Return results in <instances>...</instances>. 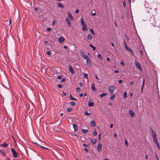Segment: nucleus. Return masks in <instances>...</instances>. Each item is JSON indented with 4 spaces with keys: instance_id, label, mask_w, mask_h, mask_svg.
<instances>
[{
    "instance_id": "f257e3e1",
    "label": "nucleus",
    "mask_w": 160,
    "mask_h": 160,
    "mask_svg": "<svg viewBox=\"0 0 160 160\" xmlns=\"http://www.w3.org/2000/svg\"><path fill=\"white\" fill-rule=\"evenodd\" d=\"M115 88V87L114 86H110L108 88L109 92L111 94H113V92L114 91Z\"/></svg>"
},
{
    "instance_id": "f03ea898",
    "label": "nucleus",
    "mask_w": 160,
    "mask_h": 160,
    "mask_svg": "<svg viewBox=\"0 0 160 160\" xmlns=\"http://www.w3.org/2000/svg\"><path fill=\"white\" fill-rule=\"evenodd\" d=\"M11 151L14 158H16L18 157V154L13 148H11Z\"/></svg>"
},
{
    "instance_id": "7ed1b4c3",
    "label": "nucleus",
    "mask_w": 160,
    "mask_h": 160,
    "mask_svg": "<svg viewBox=\"0 0 160 160\" xmlns=\"http://www.w3.org/2000/svg\"><path fill=\"white\" fill-rule=\"evenodd\" d=\"M135 65L138 67V68L140 70H141V66L140 64L138 63V62L136 61H135Z\"/></svg>"
},
{
    "instance_id": "20e7f679",
    "label": "nucleus",
    "mask_w": 160,
    "mask_h": 160,
    "mask_svg": "<svg viewBox=\"0 0 160 160\" xmlns=\"http://www.w3.org/2000/svg\"><path fill=\"white\" fill-rule=\"evenodd\" d=\"M67 14L69 18H70V20L71 21H73L74 20V18L72 16L70 12H67Z\"/></svg>"
},
{
    "instance_id": "39448f33",
    "label": "nucleus",
    "mask_w": 160,
    "mask_h": 160,
    "mask_svg": "<svg viewBox=\"0 0 160 160\" xmlns=\"http://www.w3.org/2000/svg\"><path fill=\"white\" fill-rule=\"evenodd\" d=\"M80 53L82 55V56L83 57V58H84L85 59H86V58H88V57L87 56V55L85 54V53L84 52L82 51H80Z\"/></svg>"
},
{
    "instance_id": "423d86ee",
    "label": "nucleus",
    "mask_w": 160,
    "mask_h": 160,
    "mask_svg": "<svg viewBox=\"0 0 160 160\" xmlns=\"http://www.w3.org/2000/svg\"><path fill=\"white\" fill-rule=\"evenodd\" d=\"M66 21L67 22V24L69 27H71V24L68 18H67L66 19Z\"/></svg>"
},
{
    "instance_id": "0eeeda50",
    "label": "nucleus",
    "mask_w": 160,
    "mask_h": 160,
    "mask_svg": "<svg viewBox=\"0 0 160 160\" xmlns=\"http://www.w3.org/2000/svg\"><path fill=\"white\" fill-rule=\"evenodd\" d=\"M102 145L101 143H99L97 147V149L98 152H100L102 149Z\"/></svg>"
},
{
    "instance_id": "6e6552de",
    "label": "nucleus",
    "mask_w": 160,
    "mask_h": 160,
    "mask_svg": "<svg viewBox=\"0 0 160 160\" xmlns=\"http://www.w3.org/2000/svg\"><path fill=\"white\" fill-rule=\"evenodd\" d=\"M65 40V39L64 37H60L58 38V41L60 43L64 42Z\"/></svg>"
},
{
    "instance_id": "1a4fd4ad",
    "label": "nucleus",
    "mask_w": 160,
    "mask_h": 160,
    "mask_svg": "<svg viewBox=\"0 0 160 160\" xmlns=\"http://www.w3.org/2000/svg\"><path fill=\"white\" fill-rule=\"evenodd\" d=\"M149 129H150V131L151 132L152 134V137L154 136V135L155 134V135H156V133L154 131L153 129H152V128H151V127L150 128H149Z\"/></svg>"
},
{
    "instance_id": "9d476101",
    "label": "nucleus",
    "mask_w": 160,
    "mask_h": 160,
    "mask_svg": "<svg viewBox=\"0 0 160 160\" xmlns=\"http://www.w3.org/2000/svg\"><path fill=\"white\" fill-rule=\"evenodd\" d=\"M91 125L93 127H95L96 126L95 122L94 120H92L91 122Z\"/></svg>"
},
{
    "instance_id": "9b49d317",
    "label": "nucleus",
    "mask_w": 160,
    "mask_h": 160,
    "mask_svg": "<svg viewBox=\"0 0 160 160\" xmlns=\"http://www.w3.org/2000/svg\"><path fill=\"white\" fill-rule=\"evenodd\" d=\"M153 140L154 141V142H155V143H158V140L157 139L156 137V135H155V134L154 135V136L153 137Z\"/></svg>"
},
{
    "instance_id": "f8f14e48",
    "label": "nucleus",
    "mask_w": 160,
    "mask_h": 160,
    "mask_svg": "<svg viewBox=\"0 0 160 160\" xmlns=\"http://www.w3.org/2000/svg\"><path fill=\"white\" fill-rule=\"evenodd\" d=\"M129 114L132 117H133L135 116V113L133 112L132 111H130L129 112Z\"/></svg>"
},
{
    "instance_id": "ddd939ff",
    "label": "nucleus",
    "mask_w": 160,
    "mask_h": 160,
    "mask_svg": "<svg viewBox=\"0 0 160 160\" xmlns=\"http://www.w3.org/2000/svg\"><path fill=\"white\" fill-rule=\"evenodd\" d=\"M69 71L72 73L73 74L74 73V72L73 71V69L72 66H69Z\"/></svg>"
},
{
    "instance_id": "4468645a",
    "label": "nucleus",
    "mask_w": 160,
    "mask_h": 160,
    "mask_svg": "<svg viewBox=\"0 0 160 160\" xmlns=\"http://www.w3.org/2000/svg\"><path fill=\"white\" fill-rule=\"evenodd\" d=\"M87 60V64L88 66H89V65H90L91 64V62L90 59L88 57V58H86L85 59Z\"/></svg>"
},
{
    "instance_id": "2eb2a0df",
    "label": "nucleus",
    "mask_w": 160,
    "mask_h": 160,
    "mask_svg": "<svg viewBox=\"0 0 160 160\" xmlns=\"http://www.w3.org/2000/svg\"><path fill=\"white\" fill-rule=\"evenodd\" d=\"M91 88L94 91H95L96 90V89L95 88V84L94 83H92L91 85Z\"/></svg>"
},
{
    "instance_id": "dca6fc26",
    "label": "nucleus",
    "mask_w": 160,
    "mask_h": 160,
    "mask_svg": "<svg viewBox=\"0 0 160 160\" xmlns=\"http://www.w3.org/2000/svg\"><path fill=\"white\" fill-rule=\"evenodd\" d=\"M73 127L74 128V130L75 131H76L77 130V126L76 124L73 123Z\"/></svg>"
},
{
    "instance_id": "f3484780",
    "label": "nucleus",
    "mask_w": 160,
    "mask_h": 160,
    "mask_svg": "<svg viewBox=\"0 0 160 160\" xmlns=\"http://www.w3.org/2000/svg\"><path fill=\"white\" fill-rule=\"evenodd\" d=\"M88 105L90 107H93L94 105V103L93 102H90L88 103Z\"/></svg>"
},
{
    "instance_id": "a211bd4d",
    "label": "nucleus",
    "mask_w": 160,
    "mask_h": 160,
    "mask_svg": "<svg viewBox=\"0 0 160 160\" xmlns=\"http://www.w3.org/2000/svg\"><path fill=\"white\" fill-rule=\"evenodd\" d=\"M58 6L60 8H64L63 5L61 3H58Z\"/></svg>"
},
{
    "instance_id": "6ab92c4d",
    "label": "nucleus",
    "mask_w": 160,
    "mask_h": 160,
    "mask_svg": "<svg viewBox=\"0 0 160 160\" xmlns=\"http://www.w3.org/2000/svg\"><path fill=\"white\" fill-rule=\"evenodd\" d=\"M125 48L128 51L132 52V49L128 46H125Z\"/></svg>"
},
{
    "instance_id": "aec40b11",
    "label": "nucleus",
    "mask_w": 160,
    "mask_h": 160,
    "mask_svg": "<svg viewBox=\"0 0 160 160\" xmlns=\"http://www.w3.org/2000/svg\"><path fill=\"white\" fill-rule=\"evenodd\" d=\"M87 38L89 40H91L92 39V36L91 34H89L88 35Z\"/></svg>"
},
{
    "instance_id": "412c9836",
    "label": "nucleus",
    "mask_w": 160,
    "mask_h": 160,
    "mask_svg": "<svg viewBox=\"0 0 160 160\" xmlns=\"http://www.w3.org/2000/svg\"><path fill=\"white\" fill-rule=\"evenodd\" d=\"M83 26V28H82V30L83 31H86L87 29V26H86V25H82Z\"/></svg>"
},
{
    "instance_id": "4be33fe9",
    "label": "nucleus",
    "mask_w": 160,
    "mask_h": 160,
    "mask_svg": "<svg viewBox=\"0 0 160 160\" xmlns=\"http://www.w3.org/2000/svg\"><path fill=\"white\" fill-rule=\"evenodd\" d=\"M91 141L92 143L95 144L96 142V140L94 139H91Z\"/></svg>"
},
{
    "instance_id": "5701e85b",
    "label": "nucleus",
    "mask_w": 160,
    "mask_h": 160,
    "mask_svg": "<svg viewBox=\"0 0 160 160\" xmlns=\"http://www.w3.org/2000/svg\"><path fill=\"white\" fill-rule=\"evenodd\" d=\"M0 152L4 156H6V153L3 150H0Z\"/></svg>"
},
{
    "instance_id": "b1692460",
    "label": "nucleus",
    "mask_w": 160,
    "mask_h": 160,
    "mask_svg": "<svg viewBox=\"0 0 160 160\" xmlns=\"http://www.w3.org/2000/svg\"><path fill=\"white\" fill-rule=\"evenodd\" d=\"M8 144L6 143H4L3 144H2L0 145V146H3L5 148L8 146Z\"/></svg>"
},
{
    "instance_id": "393cba45",
    "label": "nucleus",
    "mask_w": 160,
    "mask_h": 160,
    "mask_svg": "<svg viewBox=\"0 0 160 160\" xmlns=\"http://www.w3.org/2000/svg\"><path fill=\"white\" fill-rule=\"evenodd\" d=\"M144 83H145V80L144 79L143 80V83H142V88H141V92H142V91L143 88V87H144Z\"/></svg>"
},
{
    "instance_id": "a878e982",
    "label": "nucleus",
    "mask_w": 160,
    "mask_h": 160,
    "mask_svg": "<svg viewBox=\"0 0 160 160\" xmlns=\"http://www.w3.org/2000/svg\"><path fill=\"white\" fill-rule=\"evenodd\" d=\"M89 46L92 48L93 50V51H95V50L96 49L95 47H94V46H93L92 44H90V45H89Z\"/></svg>"
},
{
    "instance_id": "bb28decb",
    "label": "nucleus",
    "mask_w": 160,
    "mask_h": 160,
    "mask_svg": "<svg viewBox=\"0 0 160 160\" xmlns=\"http://www.w3.org/2000/svg\"><path fill=\"white\" fill-rule=\"evenodd\" d=\"M123 97L124 98H127V93L126 92H124Z\"/></svg>"
},
{
    "instance_id": "cd10ccee",
    "label": "nucleus",
    "mask_w": 160,
    "mask_h": 160,
    "mask_svg": "<svg viewBox=\"0 0 160 160\" xmlns=\"http://www.w3.org/2000/svg\"><path fill=\"white\" fill-rule=\"evenodd\" d=\"M84 22L83 20V19L82 18H81V24L82 25H85L84 24Z\"/></svg>"
},
{
    "instance_id": "c85d7f7f",
    "label": "nucleus",
    "mask_w": 160,
    "mask_h": 160,
    "mask_svg": "<svg viewBox=\"0 0 160 160\" xmlns=\"http://www.w3.org/2000/svg\"><path fill=\"white\" fill-rule=\"evenodd\" d=\"M98 58L100 60H102V56L100 54H98Z\"/></svg>"
},
{
    "instance_id": "c756f323",
    "label": "nucleus",
    "mask_w": 160,
    "mask_h": 160,
    "mask_svg": "<svg viewBox=\"0 0 160 160\" xmlns=\"http://www.w3.org/2000/svg\"><path fill=\"white\" fill-rule=\"evenodd\" d=\"M82 132L84 133H86L88 132V130L86 129H82Z\"/></svg>"
},
{
    "instance_id": "7c9ffc66",
    "label": "nucleus",
    "mask_w": 160,
    "mask_h": 160,
    "mask_svg": "<svg viewBox=\"0 0 160 160\" xmlns=\"http://www.w3.org/2000/svg\"><path fill=\"white\" fill-rule=\"evenodd\" d=\"M115 95H112V96L110 98V99L111 100H113L114 99V98H115Z\"/></svg>"
},
{
    "instance_id": "2f4dec72",
    "label": "nucleus",
    "mask_w": 160,
    "mask_h": 160,
    "mask_svg": "<svg viewBox=\"0 0 160 160\" xmlns=\"http://www.w3.org/2000/svg\"><path fill=\"white\" fill-rule=\"evenodd\" d=\"M107 95V94L106 93H103L101 94H100V96L101 97H102L104 96H105L106 95Z\"/></svg>"
},
{
    "instance_id": "473e14b6",
    "label": "nucleus",
    "mask_w": 160,
    "mask_h": 160,
    "mask_svg": "<svg viewBox=\"0 0 160 160\" xmlns=\"http://www.w3.org/2000/svg\"><path fill=\"white\" fill-rule=\"evenodd\" d=\"M84 77L85 78H87V81L88 82V75L87 74L85 73L84 74Z\"/></svg>"
},
{
    "instance_id": "72a5a7b5",
    "label": "nucleus",
    "mask_w": 160,
    "mask_h": 160,
    "mask_svg": "<svg viewBox=\"0 0 160 160\" xmlns=\"http://www.w3.org/2000/svg\"><path fill=\"white\" fill-rule=\"evenodd\" d=\"M156 145L157 146L158 148L160 150V147H159V144L158 143H158H156Z\"/></svg>"
},
{
    "instance_id": "f704fd0d",
    "label": "nucleus",
    "mask_w": 160,
    "mask_h": 160,
    "mask_svg": "<svg viewBox=\"0 0 160 160\" xmlns=\"http://www.w3.org/2000/svg\"><path fill=\"white\" fill-rule=\"evenodd\" d=\"M84 114L86 116L90 115V113H88V112L86 111L85 112Z\"/></svg>"
},
{
    "instance_id": "c9c22d12",
    "label": "nucleus",
    "mask_w": 160,
    "mask_h": 160,
    "mask_svg": "<svg viewBox=\"0 0 160 160\" xmlns=\"http://www.w3.org/2000/svg\"><path fill=\"white\" fill-rule=\"evenodd\" d=\"M70 103H71V105L72 106L75 105L76 104L75 102H71Z\"/></svg>"
},
{
    "instance_id": "e433bc0d",
    "label": "nucleus",
    "mask_w": 160,
    "mask_h": 160,
    "mask_svg": "<svg viewBox=\"0 0 160 160\" xmlns=\"http://www.w3.org/2000/svg\"><path fill=\"white\" fill-rule=\"evenodd\" d=\"M70 98H71V100H76V99L75 98H73L72 97V96L71 94H70Z\"/></svg>"
},
{
    "instance_id": "4c0bfd02",
    "label": "nucleus",
    "mask_w": 160,
    "mask_h": 160,
    "mask_svg": "<svg viewBox=\"0 0 160 160\" xmlns=\"http://www.w3.org/2000/svg\"><path fill=\"white\" fill-rule=\"evenodd\" d=\"M90 32L93 34L94 35H95V34L94 33V32L93 31V30L92 29H90Z\"/></svg>"
},
{
    "instance_id": "58836bf2",
    "label": "nucleus",
    "mask_w": 160,
    "mask_h": 160,
    "mask_svg": "<svg viewBox=\"0 0 160 160\" xmlns=\"http://www.w3.org/2000/svg\"><path fill=\"white\" fill-rule=\"evenodd\" d=\"M72 110V108H67V111L68 112H70Z\"/></svg>"
},
{
    "instance_id": "ea45409f",
    "label": "nucleus",
    "mask_w": 160,
    "mask_h": 160,
    "mask_svg": "<svg viewBox=\"0 0 160 160\" xmlns=\"http://www.w3.org/2000/svg\"><path fill=\"white\" fill-rule=\"evenodd\" d=\"M125 144L127 146H128V142H127V141L126 139H125Z\"/></svg>"
},
{
    "instance_id": "a19ab883",
    "label": "nucleus",
    "mask_w": 160,
    "mask_h": 160,
    "mask_svg": "<svg viewBox=\"0 0 160 160\" xmlns=\"http://www.w3.org/2000/svg\"><path fill=\"white\" fill-rule=\"evenodd\" d=\"M123 6L124 7V8H125L126 7V2H125V1H124L123 2Z\"/></svg>"
},
{
    "instance_id": "79ce46f5",
    "label": "nucleus",
    "mask_w": 160,
    "mask_h": 160,
    "mask_svg": "<svg viewBox=\"0 0 160 160\" xmlns=\"http://www.w3.org/2000/svg\"><path fill=\"white\" fill-rule=\"evenodd\" d=\"M62 78V76L59 75L58 77V79H61Z\"/></svg>"
},
{
    "instance_id": "37998d69",
    "label": "nucleus",
    "mask_w": 160,
    "mask_h": 160,
    "mask_svg": "<svg viewBox=\"0 0 160 160\" xmlns=\"http://www.w3.org/2000/svg\"><path fill=\"white\" fill-rule=\"evenodd\" d=\"M80 90H81V89L80 88H77V91L79 92H80Z\"/></svg>"
},
{
    "instance_id": "c03bdc74",
    "label": "nucleus",
    "mask_w": 160,
    "mask_h": 160,
    "mask_svg": "<svg viewBox=\"0 0 160 160\" xmlns=\"http://www.w3.org/2000/svg\"><path fill=\"white\" fill-rule=\"evenodd\" d=\"M124 45H125V46H127V43H126V42L125 41V40H124Z\"/></svg>"
},
{
    "instance_id": "a18cd8bd",
    "label": "nucleus",
    "mask_w": 160,
    "mask_h": 160,
    "mask_svg": "<svg viewBox=\"0 0 160 160\" xmlns=\"http://www.w3.org/2000/svg\"><path fill=\"white\" fill-rule=\"evenodd\" d=\"M51 30H52V28H48L47 29V30L48 31H50Z\"/></svg>"
},
{
    "instance_id": "49530a36",
    "label": "nucleus",
    "mask_w": 160,
    "mask_h": 160,
    "mask_svg": "<svg viewBox=\"0 0 160 160\" xmlns=\"http://www.w3.org/2000/svg\"><path fill=\"white\" fill-rule=\"evenodd\" d=\"M47 54L48 55H50L51 54V52L50 51H48V52H47Z\"/></svg>"
},
{
    "instance_id": "de8ad7c7",
    "label": "nucleus",
    "mask_w": 160,
    "mask_h": 160,
    "mask_svg": "<svg viewBox=\"0 0 160 160\" xmlns=\"http://www.w3.org/2000/svg\"><path fill=\"white\" fill-rule=\"evenodd\" d=\"M91 14L92 16H95L96 14V13L95 12H94V13H91Z\"/></svg>"
},
{
    "instance_id": "09e8293b",
    "label": "nucleus",
    "mask_w": 160,
    "mask_h": 160,
    "mask_svg": "<svg viewBox=\"0 0 160 160\" xmlns=\"http://www.w3.org/2000/svg\"><path fill=\"white\" fill-rule=\"evenodd\" d=\"M97 132H94L93 133V135L94 136H95L97 135Z\"/></svg>"
},
{
    "instance_id": "8fccbe9b",
    "label": "nucleus",
    "mask_w": 160,
    "mask_h": 160,
    "mask_svg": "<svg viewBox=\"0 0 160 160\" xmlns=\"http://www.w3.org/2000/svg\"><path fill=\"white\" fill-rule=\"evenodd\" d=\"M58 88H62V85H58Z\"/></svg>"
},
{
    "instance_id": "3c124183",
    "label": "nucleus",
    "mask_w": 160,
    "mask_h": 160,
    "mask_svg": "<svg viewBox=\"0 0 160 160\" xmlns=\"http://www.w3.org/2000/svg\"><path fill=\"white\" fill-rule=\"evenodd\" d=\"M122 80H119L118 81V82L119 83H121L122 82Z\"/></svg>"
},
{
    "instance_id": "603ef678",
    "label": "nucleus",
    "mask_w": 160,
    "mask_h": 160,
    "mask_svg": "<svg viewBox=\"0 0 160 160\" xmlns=\"http://www.w3.org/2000/svg\"><path fill=\"white\" fill-rule=\"evenodd\" d=\"M121 65H122L123 66L124 65V62H122V61L121 62Z\"/></svg>"
},
{
    "instance_id": "864d4df0",
    "label": "nucleus",
    "mask_w": 160,
    "mask_h": 160,
    "mask_svg": "<svg viewBox=\"0 0 160 160\" xmlns=\"http://www.w3.org/2000/svg\"><path fill=\"white\" fill-rule=\"evenodd\" d=\"M119 72V71L118 70H115L114 71L115 73H118Z\"/></svg>"
},
{
    "instance_id": "5fc2aeb1",
    "label": "nucleus",
    "mask_w": 160,
    "mask_h": 160,
    "mask_svg": "<svg viewBox=\"0 0 160 160\" xmlns=\"http://www.w3.org/2000/svg\"><path fill=\"white\" fill-rule=\"evenodd\" d=\"M113 126V124L112 123L110 126V128H112Z\"/></svg>"
},
{
    "instance_id": "6e6d98bb",
    "label": "nucleus",
    "mask_w": 160,
    "mask_h": 160,
    "mask_svg": "<svg viewBox=\"0 0 160 160\" xmlns=\"http://www.w3.org/2000/svg\"><path fill=\"white\" fill-rule=\"evenodd\" d=\"M79 12V10H77L75 11V13H78Z\"/></svg>"
},
{
    "instance_id": "4d7b16f0",
    "label": "nucleus",
    "mask_w": 160,
    "mask_h": 160,
    "mask_svg": "<svg viewBox=\"0 0 160 160\" xmlns=\"http://www.w3.org/2000/svg\"><path fill=\"white\" fill-rule=\"evenodd\" d=\"M140 53H141V54L142 55H143L142 51L141 50H140Z\"/></svg>"
},
{
    "instance_id": "13d9d810",
    "label": "nucleus",
    "mask_w": 160,
    "mask_h": 160,
    "mask_svg": "<svg viewBox=\"0 0 160 160\" xmlns=\"http://www.w3.org/2000/svg\"><path fill=\"white\" fill-rule=\"evenodd\" d=\"M41 148H45V149H48V148H46L44 147H43V146H41Z\"/></svg>"
},
{
    "instance_id": "bf43d9fd",
    "label": "nucleus",
    "mask_w": 160,
    "mask_h": 160,
    "mask_svg": "<svg viewBox=\"0 0 160 160\" xmlns=\"http://www.w3.org/2000/svg\"><path fill=\"white\" fill-rule=\"evenodd\" d=\"M101 134L100 133L99 135V136H98V138H99V140L100 139V138H101V137H100Z\"/></svg>"
},
{
    "instance_id": "052dcab7",
    "label": "nucleus",
    "mask_w": 160,
    "mask_h": 160,
    "mask_svg": "<svg viewBox=\"0 0 160 160\" xmlns=\"http://www.w3.org/2000/svg\"><path fill=\"white\" fill-rule=\"evenodd\" d=\"M11 18H10V20H9V24H10L11 23Z\"/></svg>"
},
{
    "instance_id": "680f3d73",
    "label": "nucleus",
    "mask_w": 160,
    "mask_h": 160,
    "mask_svg": "<svg viewBox=\"0 0 160 160\" xmlns=\"http://www.w3.org/2000/svg\"><path fill=\"white\" fill-rule=\"evenodd\" d=\"M79 84L81 86H82L83 85L82 83L81 82L79 83Z\"/></svg>"
},
{
    "instance_id": "e2e57ef3",
    "label": "nucleus",
    "mask_w": 160,
    "mask_h": 160,
    "mask_svg": "<svg viewBox=\"0 0 160 160\" xmlns=\"http://www.w3.org/2000/svg\"><path fill=\"white\" fill-rule=\"evenodd\" d=\"M107 61H109L110 60L109 58L108 57L107 58Z\"/></svg>"
},
{
    "instance_id": "0e129e2a",
    "label": "nucleus",
    "mask_w": 160,
    "mask_h": 160,
    "mask_svg": "<svg viewBox=\"0 0 160 160\" xmlns=\"http://www.w3.org/2000/svg\"><path fill=\"white\" fill-rule=\"evenodd\" d=\"M84 149L87 152H88V150L87 149L84 148Z\"/></svg>"
},
{
    "instance_id": "69168bd1",
    "label": "nucleus",
    "mask_w": 160,
    "mask_h": 160,
    "mask_svg": "<svg viewBox=\"0 0 160 160\" xmlns=\"http://www.w3.org/2000/svg\"><path fill=\"white\" fill-rule=\"evenodd\" d=\"M115 25L116 26V27H118V25L116 23V22H115Z\"/></svg>"
},
{
    "instance_id": "338daca9",
    "label": "nucleus",
    "mask_w": 160,
    "mask_h": 160,
    "mask_svg": "<svg viewBox=\"0 0 160 160\" xmlns=\"http://www.w3.org/2000/svg\"><path fill=\"white\" fill-rule=\"evenodd\" d=\"M83 94H82V93H81V94H80V95H79V96L80 97H82L83 96Z\"/></svg>"
},
{
    "instance_id": "774afa93",
    "label": "nucleus",
    "mask_w": 160,
    "mask_h": 160,
    "mask_svg": "<svg viewBox=\"0 0 160 160\" xmlns=\"http://www.w3.org/2000/svg\"><path fill=\"white\" fill-rule=\"evenodd\" d=\"M55 21H53L52 22V25H54L55 24Z\"/></svg>"
}]
</instances>
